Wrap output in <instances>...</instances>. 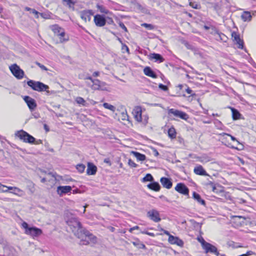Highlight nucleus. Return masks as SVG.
Wrapping results in <instances>:
<instances>
[{"label": "nucleus", "mask_w": 256, "mask_h": 256, "mask_svg": "<svg viewBox=\"0 0 256 256\" xmlns=\"http://www.w3.org/2000/svg\"><path fill=\"white\" fill-rule=\"evenodd\" d=\"M142 26L148 29V30H153L154 29V26H153L152 24H146V23H144L142 24Z\"/></svg>", "instance_id": "41"}, {"label": "nucleus", "mask_w": 256, "mask_h": 256, "mask_svg": "<svg viewBox=\"0 0 256 256\" xmlns=\"http://www.w3.org/2000/svg\"><path fill=\"white\" fill-rule=\"evenodd\" d=\"M34 144H42V140H35V142Z\"/></svg>", "instance_id": "60"}, {"label": "nucleus", "mask_w": 256, "mask_h": 256, "mask_svg": "<svg viewBox=\"0 0 256 256\" xmlns=\"http://www.w3.org/2000/svg\"><path fill=\"white\" fill-rule=\"evenodd\" d=\"M92 84L90 86L92 90H107L106 86V83L104 82H102L98 79H95L92 80Z\"/></svg>", "instance_id": "8"}, {"label": "nucleus", "mask_w": 256, "mask_h": 256, "mask_svg": "<svg viewBox=\"0 0 256 256\" xmlns=\"http://www.w3.org/2000/svg\"><path fill=\"white\" fill-rule=\"evenodd\" d=\"M154 155L155 156H158L159 155V153L156 149H154Z\"/></svg>", "instance_id": "63"}, {"label": "nucleus", "mask_w": 256, "mask_h": 256, "mask_svg": "<svg viewBox=\"0 0 256 256\" xmlns=\"http://www.w3.org/2000/svg\"><path fill=\"white\" fill-rule=\"evenodd\" d=\"M192 198H194V199L196 200L200 204H201L204 206H206L205 200H204L202 199L200 197V196L197 192H193Z\"/></svg>", "instance_id": "25"}, {"label": "nucleus", "mask_w": 256, "mask_h": 256, "mask_svg": "<svg viewBox=\"0 0 256 256\" xmlns=\"http://www.w3.org/2000/svg\"><path fill=\"white\" fill-rule=\"evenodd\" d=\"M221 135H222V136L226 135L228 136H229L230 137V138H231L232 140H233V141H236L238 144L240 143L239 142L236 140V138L234 136H232V135H230V134L223 132L222 134H221Z\"/></svg>", "instance_id": "46"}, {"label": "nucleus", "mask_w": 256, "mask_h": 256, "mask_svg": "<svg viewBox=\"0 0 256 256\" xmlns=\"http://www.w3.org/2000/svg\"><path fill=\"white\" fill-rule=\"evenodd\" d=\"M80 16L85 22H90L91 20V16L93 15L92 10H84L80 12Z\"/></svg>", "instance_id": "14"}, {"label": "nucleus", "mask_w": 256, "mask_h": 256, "mask_svg": "<svg viewBox=\"0 0 256 256\" xmlns=\"http://www.w3.org/2000/svg\"><path fill=\"white\" fill-rule=\"evenodd\" d=\"M76 168L80 172L82 173L84 172L86 166L83 164H78L76 166Z\"/></svg>", "instance_id": "40"}, {"label": "nucleus", "mask_w": 256, "mask_h": 256, "mask_svg": "<svg viewBox=\"0 0 256 256\" xmlns=\"http://www.w3.org/2000/svg\"><path fill=\"white\" fill-rule=\"evenodd\" d=\"M242 19L244 22H250L252 20V15L250 12L248 11H244L241 15Z\"/></svg>", "instance_id": "27"}, {"label": "nucleus", "mask_w": 256, "mask_h": 256, "mask_svg": "<svg viewBox=\"0 0 256 256\" xmlns=\"http://www.w3.org/2000/svg\"><path fill=\"white\" fill-rule=\"evenodd\" d=\"M203 248L206 250V253L210 252L215 254L217 256L219 255L217 248L212 244L206 242L203 238L200 240Z\"/></svg>", "instance_id": "7"}, {"label": "nucleus", "mask_w": 256, "mask_h": 256, "mask_svg": "<svg viewBox=\"0 0 256 256\" xmlns=\"http://www.w3.org/2000/svg\"><path fill=\"white\" fill-rule=\"evenodd\" d=\"M96 8L100 10L101 13H104L108 14L109 12V10H107L104 6L98 4Z\"/></svg>", "instance_id": "36"}, {"label": "nucleus", "mask_w": 256, "mask_h": 256, "mask_svg": "<svg viewBox=\"0 0 256 256\" xmlns=\"http://www.w3.org/2000/svg\"><path fill=\"white\" fill-rule=\"evenodd\" d=\"M51 28H52V30L54 32V34H56L57 36L61 32V31L63 30L62 28L60 27L58 24L52 25L51 26Z\"/></svg>", "instance_id": "30"}, {"label": "nucleus", "mask_w": 256, "mask_h": 256, "mask_svg": "<svg viewBox=\"0 0 256 256\" xmlns=\"http://www.w3.org/2000/svg\"><path fill=\"white\" fill-rule=\"evenodd\" d=\"M185 86L186 87L185 90L188 94H190L192 96L195 95V94H192V90L189 87L187 86L186 85Z\"/></svg>", "instance_id": "49"}, {"label": "nucleus", "mask_w": 256, "mask_h": 256, "mask_svg": "<svg viewBox=\"0 0 256 256\" xmlns=\"http://www.w3.org/2000/svg\"><path fill=\"white\" fill-rule=\"evenodd\" d=\"M194 172L198 175L200 176H208L206 171L204 170L202 166H198L194 168Z\"/></svg>", "instance_id": "23"}, {"label": "nucleus", "mask_w": 256, "mask_h": 256, "mask_svg": "<svg viewBox=\"0 0 256 256\" xmlns=\"http://www.w3.org/2000/svg\"><path fill=\"white\" fill-rule=\"evenodd\" d=\"M62 2L64 4L66 3L70 8L72 9L73 10H74V6L75 2L72 0H62Z\"/></svg>", "instance_id": "34"}, {"label": "nucleus", "mask_w": 256, "mask_h": 256, "mask_svg": "<svg viewBox=\"0 0 256 256\" xmlns=\"http://www.w3.org/2000/svg\"><path fill=\"white\" fill-rule=\"evenodd\" d=\"M134 156L137 158L138 160L144 161L146 160V156L144 154H142L137 152H132Z\"/></svg>", "instance_id": "28"}, {"label": "nucleus", "mask_w": 256, "mask_h": 256, "mask_svg": "<svg viewBox=\"0 0 256 256\" xmlns=\"http://www.w3.org/2000/svg\"><path fill=\"white\" fill-rule=\"evenodd\" d=\"M97 171L96 166L91 162H88V168L86 170V173L88 175H94Z\"/></svg>", "instance_id": "18"}, {"label": "nucleus", "mask_w": 256, "mask_h": 256, "mask_svg": "<svg viewBox=\"0 0 256 256\" xmlns=\"http://www.w3.org/2000/svg\"><path fill=\"white\" fill-rule=\"evenodd\" d=\"M30 12H32V14H34L35 15H36V18H38V15L39 14H40V13L38 12V11H36V10L32 9V10H31V11ZM40 15L43 16V14H42V13L40 14Z\"/></svg>", "instance_id": "48"}, {"label": "nucleus", "mask_w": 256, "mask_h": 256, "mask_svg": "<svg viewBox=\"0 0 256 256\" xmlns=\"http://www.w3.org/2000/svg\"><path fill=\"white\" fill-rule=\"evenodd\" d=\"M76 102L77 104L82 105V106H87V103L86 100L82 97L78 96L76 98Z\"/></svg>", "instance_id": "35"}, {"label": "nucleus", "mask_w": 256, "mask_h": 256, "mask_svg": "<svg viewBox=\"0 0 256 256\" xmlns=\"http://www.w3.org/2000/svg\"><path fill=\"white\" fill-rule=\"evenodd\" d=\"M16 135L24 142L32 144L35 142V138L34 136L23 130L18 132Z\"/></svg>", "instance_id": "6"}, {"label": "nucleus", "mask_w": 256, "mask_h": 256, "mask_svg": "<svg viewBox=\"0 0 256 256\" xmlns=\"http://www.w3.org/2000/svg\"><path fill=\"white\" fill-rule=\"evenodd\" d=\"M121 118L123 120H128V116L127 114L126 110L121 112Z\"/></svg>", "instance_id": "39"}, {"label": "nucleus", "mask_w": 256, "mask_h": 256, "mask_svg": "<svg viewBox=\"0 0 256 256\" xmlns=\"http://www.w3.org/2000/svg\"><path fill=\"white\" fill-rule=\"evenodd\" d=\"M94 22L97 26L102 27L106 24L105 16L103 15L96 14L94 16Z\"/></svg>", "instance_id": "12"}, {"label": "nucleus", "mask_w": 256, "mask_h": 256, "mask_svg": "<svg viewBox=\"0 0 256 256\" xmlns=\"http://www.w3.org/2000/svg\"><path fill=\"white\" fill-rule=\"evenodd\" d=\"M139 228H140L138 226H134L132 228H130V230H129V232H132L134 230H138Z\"/></svg>", "instance_id": "58"}, {"label": "nucleus", "mask_w": 256, "mask_h": 256, "mask_svg": "<svg viewBox=\"0 0 256 256\" xmlns=\"http://www.w3.org/2000/svg\"><path fill=\"white\" fill-rule=\"evenodd\" d=\"M128 164L130 167L132 168H136L138 166V165L131 159L128 160Z\"/></svg>", "instance_id": "43"}, {"label": "nucleus", "mask_w": 256, "mask_h": 256, "mask_svg": "<svg viewBox=\"0 0 256 256\" xmlns=\"http://www.w3.org/2000/svg\"><path fill=\"white\" fill-rule=\"evenodd\" d=\"M232 37L234 38V40L238 44V48L242 49L244 48V42L240 39V36L237 34L236 32H232Z\"/></svg>", "instance_id": "19"}, {"label": "nucleus", "mask_w": 256, "mask_h": 256, "mask_svg": "<svg viewBox=\"0 0 256 256\" xmlns=\"http://www.w3.org/2000/svg\"><path fill=\"white\" fill-rule=\"evenodd\" d=\"M27 84L34 90L39 92L46 91L49 94V86L40 82L29 80L27 82Z\"/></svg>", "instance_id": "3"}, {"label": "nucleus", "mask_w": 256, "mask_h": 256, "mask_svg": "<svg viewBox=\"0 0 256 256\" xmlns=\"http://www.w3.org/2000/svg\"><path fill=\"white\" fill-rule=\"evenodd\" d=\"M100 74V72H94L93 74H92V76L94 77H96V76H98Z\"/></svg>", "instance_id": "61"}, {"label": "nucleus", "mask_w": 256, "mask_h": 256, "mask_svg": "<svg viewBox=\"0 0 256 256\" xmlns=\"http://www.w3.org/2000/svg\"><path fill=\"white\" fill-rule=\"evenodd\" d=\"M208 185H209L212 187V190L214 192H217L216 191V187L214 182H210L208 183Z\"/></svg>", "instance_id": "45"}, {"label": "nucleus", "mask_w": 256, "mask_h": 256, "mask_svg": "<svg viewBox=\"0 0 256 256\" xmlns=\"http://www.w3.org/2000/svg\"><path fill=\"white\" fill-rule=\"evenodd\" d=\"M66 223L76 236H80L82 234V231L84 229L78 218L72 217L66 221Z\"/></svg>", "instance_id": "1"}, {"label": "nucleus", "mask_w": 256, "mask_h": 256, "mask_svg": "<svg viewBox=\"0 0 256 256\" xmlns=\"http://www.w3.org/2000/svg\"><path fill=\"white\" fill-rule=\"evenodd\" d=\"M9 68L12 74L18 80L22 79L24 75V70L16 64L10 66Z\"/></svg>", "instance_id": "5"}, {"label": "nucleus", "mask_w": 256, "mask_h": 256, "mask_svg": "<svg viewBox=\"0 0 256 256\" xmlns=\"http://www.w3.org/2000/svg\"><path fill=\"white\" fill-rule=\"evenodd\" d=\"M218 34L219 37L221 40L225 41L224 38H226V37L224 34H223L222 33H220V34L218 33Z\"/></svg>", "instance_id": "55"}, {"label": "nucleus", "mask_w": 256, "mask_h": 256, "mask_svg": "<svg viewBox=\"0 0 256 256\" xmlns=\"http://www.w3.org/2000/svg\"><path fill=\"white\" fill-rule=\"evenodd\" d=\"M168 242L172 244H176L180 247H182L184 246V242L183 241L179 238L177 236H170V238H168Z\"/></svg>", "instance_id": "15"}, {"label": "nucleus", "mask_w": 256, "mask_h": 256, "mask_svg": "<svg viewBox=\"0 0 256 256\" xmlns=\"http://www.w3.org/2000/svg\"><path fill=\"white\" fill-rule=\"evenodd\" d=\"M144 72L145 75L152 78H156L157 75L152 70V69L149 67L146 66L144 69Z\"/></svg>", "instance_id": "21"}, {"label": "nucleus", "mask_w": 256, "mask_h": 256, "mask_svg": "<svg viewBox=\"0 0 256 256\" xmlns=\"http://www.w3.org/2000/svg\"><path fill=\"white\" fill-rule=\"evenodd\" d=\"M168 114H172L174 116L184 120H186L188 118V115L186 112L174 108L170 109Z\"/></svg>", "instance_id": "10"}, {"label": "nucleus", "mask_w": 256, "mask_h": 256, "mask_svg": "<svg viewBox=\"0 0 256 256\" xmlns=\"http://www.w3.org/2000/svg\"><path fill=\"white\" fill-rule=\"evenodd\" d=\"M174 189L176 192L181 194L185 196L188 195L189 189L184 183H178Z\"/></svg>", "instance_id": "11"}, {"label": "nucleus", "mask_w": 256, "mask_h": 256, "mask_svg": "<svg viewBox=\"0 0 256 256\" xmlns=\"http://www.w3.org/2000/svg\"><path fill=\"white\" fill-rule=\"evenodd\" d=\"M142 182H151L154 181V178L152 175L150 174H148L144 177L142 180Z\"/></svg>", "instance_id": "37"}, {"label": "nucleus", "mask_w": 256, "mask_h": 256, "mask_svg": "<svg viewBox=\"0 0 256 256\" xmlns=\"http://www.w3.org/2000/svg\"><path fill=\"white\" fill-rule=\"evenodd\" d=\"M146 234H148V235L152 236V237H154L155 236L153 232H146Z\"/></svg>", "instance_id": "62"}, {"label": "nucleus", "mask_w": 256, "mask_h": 256, "mask_svg": "<svg viewBox=\"0 0 256 256\" xmlns=\"http://www.w3.org/2000/svg\"><path fill=\"white\" fill-rule=\"evenodd\" d=\"M149 58L151 60H154L156 62H163L164 59L159 54H150L149 56Z\"/></svg>", "instance_id": "20"}, {"label": "nucleus", "mask_w": 256, "mask_h": 256, "mask_svg": "<svg viewBox=\"0 0 256 256\" xmlns=\"http://www.w3.org/2000/svg\"><path fill=\"white\" fill-rule=\"evenodd\" d=\"M148 188L155 192H158L160 189V186L158 182H152L147 185Z\"/></svg>", "instance_id": "24"}, {"label": "nucleus", "mask_w": 256, "mask_h": 256, "mask_svg": "<svg viewBox=\"0 0 256 256\" xmlns=\"http://www.w3.org/2000/svg\"><path fill=\"white\" fill-rule=\"evenodd\" d=\"M44 128L46 130V132L49 131V128H48V126L46 124H44Z\"/></svg>", "instance_id": "64"}, {"label": "nucleus", "mask_w": 256, "mask_h": 256, "mask_svg": "<svg viewBox=\"0 0 256 256\" xmlns=\"http://www.w3.org/2000/svg\"><path fill=\"white\" fill-rule=\"evenodd\" d=\"M158 88L160 89H161V90H163L164 91H166L167 90H168V86H166V85H164V84H160L158 85Z\"/></svg>", "instance_id": "47"}, {"label": "nucleus", "mask_w": 256, "mask_h": 256, "mask_svg": "<svg viewBox=\"0 0 256 256\" xmlns=\"http://www.w3.org/2000/svg\"><path fill=\"white\" fill-rule=\"evenodd\" d=\"M190 6H192V8L198 9V4L195 2H190Z\"/></svg>", "instance_id": "51"}, {"label": "nucleus", "mask_w": 256, "mask_h": 256, "mask_svg": "<svg viewBox=\"0 0 256 256\" xmlns=\"http://www.w3.org/2000/svg\"><path fill=\"white\" fill-rule=\"evenodd\" d=\"M9 190H14L15 191H18L19 188L15 186H7L0 183V192H8Z\"/></svg>", "instance_id": "22"}, {"label": "nucleus", "mask_w": 256, "mask_h": 256, "mask_svg": "<svg viewBox=\"0 0 256 256\" xmlns=\"http://www.w3.org/2000/svg\"><path fill=\"white\" fill-rule=\"evenodd\" d=\"M232 118L234 120H239L241 116L240 112L234 108H232Z\"/></svg>", "instance_id": "31"}, {"label": "nucleus", "mask_w": 256, "mask_h": 256, "mask_svg": "<svg viewBox=\"0 0 256 256\" xmlns=\"http://www.w3.org/2000/svg\"><path fill=\"white\" fill-rule=\"evenodd\" d=\"M160 182L162 186L166 188L170 189L172 187V182L169 178L162 177L160 180Z\"/></svg>", "instance_id": "17"}, {"label": "nucleus", "mask_w": 256, "mask_h": 256, "mask_svg": "<svg viewBox=\"0 0 256 256\" xmlns=\"http://www.w3.org/2000/svg\"><path fill=\"white\" fill-rule=\"evenodd\" d=\"M71 190L72 187L70 186H58L57 188V192L60 196L68 194L70 192Z\"/></svg>", "instance_id": "16"}, {"label": "nucleus", "mask_w": 256, "mask_h": 256, "mask_svg": "<svg viewBox=\"0 0 256 256\" xmlns=\"http://www.w3.org/2000/svg\"><path fill=\"white\" fill-rule=\"evenodd\" d=\"M36 64L42 70L47 71L48 69L43 64H41L38 62H36Z\"/></svg>", "instance_id": "44"}, {"label": "nucleus", "mask_w": 256, "mask_h": 256, "mask_svg": "<svg viewBox=\"0 0 256 256\" xmlns=\"http://www.w3.org/2000/svg\"><path fill=\"white\" fill-rule=\"evenodd\" d=\"M122 50H126V52L129 53V48L126 44H124L122 43Z\"/></svg>", "instance_id": "50"}, {"label": "nucleus", "mask_w": 256, "mask_h": 256, "mask_svg": "<svg viewBox=\"0 0 256 256\" xmlns=\"http://www.w3.org/2000/svg\"><path fill=\"white\" fill-rule=\"evenodd\" d=\"M147 216L155 222H158L161 220L159 212L154 209L148 211Z\"/></svg>", "instance_id": "9"}, {"label": "nucleus", "mask_w": 256, "mask_h": 256, "mask_svg": "<svg viewBox=\"0 0 256 256\" xmlns=\"http://www.w3.org/2000/svg\"><path fill=\"white\" fill-rule=\"evenodd\" d=\"M22 190L19 188V190L18 191H15L14 190H9V192H10L12 193V194H18L20 192H22Z\"/></svg>", "instance_id": "53"}, {"label": "nucleus", "mask_w": 256, "mask_h": 256, "mask_svg": "<svg viewBox=\"0 0 256 256\" xmlns=\"http://www.w3.org/2000/svg\"><path fill=\"white\" fill-rule=\"evenodd\" d=\"M103 106L105 108L110 110L112 112H114L116 109L115 106L107 102L104 103Z\"/></svg>", "instance_id": "38"}, {"label": "nucleus", "mask_w": 256, "mask_h": 256, "mask_svg": "<svg viewBox=\"0 0 256 256\" xmlns=\"http://www.w3.org/2000/svg\"><path fill=\"white\" fill-rule=\"evenodd\" d=\"M253 254H254V252L250 250V251L247 252L246 254H242V255H243L244 256H250L252 255Z\"/></svg>", "instance_id": "57"}, {"label": "nucleus", "mask_w": 256, "mask_h": 256, "mask_svg": "<svg viewBox=\"0 0 256 256\" xmlns=\"http://www.w3.org/2000/svg\"><path fill=\"white\" fill-rule=\"evenodd\" d=\"M24 100L31 111L34 110L36 108L37 104L34 98L29 96H25Z\"/></svg>", "instance_id": "13"}, {"label": "nucleus", "mask_w": 256, "mask_h": 256, "mask_svg": "<svg viewBox=\"0 0 256 256\" xmlns=\"http://www.w3.org/2000/svg\"><path fill=\"white\" fill-rule=\"evenodd\" d=\"M58 36H59L60 41V42H66L68 40V37L66 38L64 37L65 32L64 29L61 31V32L58 34Z\"/></svg>", "instance_id": "33"}, {"label": "nucleus", "mask_w": 256, "mask_h": 256, "mask_svg": "<svg viewBox=\"0 0 256 256\" xmlns=\"http://www.w3.org/2000/svg\"><path fill=\"white\" fill-rule=\"evenodd\" d=\"M232 218L234 220H236L237 219L238 220H242L240 222V223H241V222H244V220H246V218L245 217L242 216H232Z\"/></svg>", "instance_id": "42"}, {"label": "nucleus", "mask_w": 256, "mask_h": 256, "mask_svg": "<svg viewBox=\"0 0 256 256\" xmlns=\"http://www.w3.org/2000/svg\"><path fill=\"white\" fill-rule=\"evenodd\" d=\"M168 136L170 138L174 139L176 138V129L174 128V126H172L168 130Z\"/></svg>", "instance_id": "29"}, {"label": "nucleus", "mask_w": 256, "mask_h": 256, "mask_svg": "<svg viewBox=\"0 0 256 256\" xmlns=\"http://www.w3.org/2000/svg\"><path fill=\"white\" fill-rule=\"evenodd\" d=\"M22 226L25 229V233L26 234L30 235L34 237L38 236L42 234L41 229L34 226L30 227L26 222H23Z\"/></svg>", "instance_id": "4"}, {"label": "nucleus", "mask_w": 256, "mask_h": 256, "mask_svg": "<svg viewBox=\"0 0 256 256\" xmlns=\"http://www.w3.org/2000/svg\"><path fill=\"white\" fill-rule=\"evenodd\" d=\"M132 244L139 249H146V246L140 242L138 240L132 242Z\"/></svg>", "instance_id": "32"}, {"label": "nucleus", "mask_w": 256, "mask_h": 256, "mask_svg": "<svg viewBox=\"0 0 256 256\" xmlns=\"http://www.w3.org/2000/svg\"><path fill=\"white\" fill-rule=\"evenodd\" d=\"M134 118L138 122H142V110L140 108H137L134 112Z\"/></svg>", "instance_id": "26"}, {"label": "nucleus", "mask_w": 256, "mask_h": 256, "mask_svg": "<svg viewBox=\"0 0 256 256\" xmlns=\"http://www.w3.org/2000/svg\"><path fill=\"white\" fill-rule=\"evenodd\" d=\"M82 234L80 236H77L80 238V244L82 245H86L90 244H94L96 242V237L91 234L88 231L84 230L82 231Z\"/></svg>", "instance_id": "2"}, {"label": "nucleus", "mask_w": 256, "mask_h": 256, "mask_svg": "<svg viewBox=\"0 0 256 256\" xmlns=\"http://www.w3.org/2000/svg\"><path fill=\"white\" fill-rule=\"evenodd\" d=\"M104 163L108 164V166H110L112 165V162L109 158H104Z\"/></svg>", "instance_id": "54"}, {"label": "nucleus", "mask_w": 256, "mask_h": 256, "mask_svg": "<svg viewBox=\"0 0 256 256\" xmlns=\"http://www.w3.org/2000/svg\"><path fill=\"white\" fill-rule=\"evenodd\" d=\"M160 231L162 232L168 236V238H170V236H172L170 234V233L169 232H168V230H166L163 228H161Z\"/></svg>", "instance_id": "56"}, {"label": "nucleus", "mask_w": 256, "mask_h": 256, "mask_svg": "<svg viewBox=\"0 0 256 256\" xmlns=\"http://www.w3.org/2000/svg\"><path fill=\"white\" fill-rule=\"evenodd\" d=\"M84 80H90L91 81V82H92V80H94L95 79H93L92 76H86V77H84L83 78Z\"/></svg>", "instance_id": "59"}, {"label": "nucleus", "mask_w": 256, "mask_h": 256, "mask_svg": "<svg viewBox=\"0 0 256 256\" xmlns=\"http://www.w3.org/2000/svg\"><path fill=\"white\" fill-rule=\"evenodd\" d=\"M119 26H120L123 29L125 32H127L128 30H127V28H126V26H125V25L124 24L121 22H119Z\"/></svg>", "instance_id": "52"}]
</instances>
